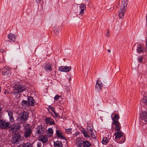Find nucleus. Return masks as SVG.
Here are the masks:
<instances>
[{"label":"nucleus","instance_id":"obj_47","mask_svg":"<svg viewBox=\"0 0 147 147\" xmlns=\"http://www.w3.org/2000/svg\"><path fill=\"white\" fill-rule=\"evenodd\" d=\"M41 1V0H36V1L37 3H39Z\"/></svg>","mask_w":147,"mask_h":147},{"label":"nucleus","instance_id":"obj_44","mask_svg":"<svg viewBox=\"0 0 147 147\" xmlns=\"http://www.w3.org/2000/svg\"><path fill=\"white\" fill-rule=\"evenodd\" d=\"M37 146L38 147H40L42 146V144L41 142H38L37 144Z\"/></svg>","mask_w":147,"mask_h":147},{"label":"nucleus","instance_id":"obj_11","mask_svg":"<svg viewBox=\"0 0 147 147\" xmlns=\"http://www.w3.org/2000/svg\"><path fill=\"white\" fill-rule=\"evenodd\" d=\"M113 124L115 126V130L116 131H121L120 130L121 126L120 123L117 120H115L113 121Z\"/></svg>","mask_w":147,"mask_h":147},{"label":"nucleus","instance_id":"obj_31","mask_svg":"<svg viewBox=\"0 0 147 147\" xmlns=\"http://www.w3.org/2000/svg\"><path fill=\"white\" fill-rule=\"evenodd\" d=\"M109 142V140L107 137H104L103 138L102 141V143L104 145H106Z\"/></svg>","mask_w":147,"mask_h":147},{"label":"nucleus","instance_id":"obj_5","mask_svg":"<svg viewBox=\"0 0 147 147\" xmlns=\"http://www.w3.org/2000/svg\"><path fill=\"white\" fill-rule=\"evenodd\" d=\"M13 124L12 125H11L10 124L9 126L10 127V130L11 132L16 133L20 129V124Z\"/></svg>","mask_w":147,"mask_h":147},{"label":"nucleus","instance_id":"obj_35","mask_svg":"<svg viewBox=\"0 0 147 147\" xmlns=\"http://www.w3.org/2000/svg\"><path fill=\"white\" fill-rule=\"evenodd\" d=\"M80 9H85L86 8V5L84 4H81L79 6Z\"/></svg>","mask_w":147,"mask_h":147},{"label":"nucleus","instance_id":"obj_33","mask_svg":"<svg viewBox=\"0 0 147 147\" xmlns=\"http://www.w3.org/2000/svg\"><path fill=\"white\" fill-rule=\"evenodd\" d=\"M82 141H78L77 142L76 144L78 147H81L83 144Z\"/></svg>","mask_w":147,"mask_h":147},{"label":"nucleus","instance_id":"obj_23","mask_svg":"<svg viewBox=\"0 0 147 147\" xmlns=\"http://www.w3.org/2000/svg\"><path fill=\"white\" fill-rule=\"evenodd\" d=\"M47 132V136L49 137H51L53 135V130L52 128H49L48 129Z\"/></svg>","mask_w":147,"mask_h":147},{"label":"nucleus","instance_id":"obj_43","mask_svg":"<svg viewBox=\"0 0 147 147\" xmlns=\"http://www.w3.org/2000/svg\"><path fill=\"white\" fill-rule=\"evenodd\" d=\"M143 59V57L142 56H141L140 57H138V60L139 62H142Z\"/></svg>","mask_w":147,"mask_h":147},{"label":"nucleus","instance_id":"obj_37","mask_svg":"<svg viewBox=\"0 0 147 147\" xmlns=\"http://www.w3.org/2000/svg\"><path fill=\"white\" fill-rule=\"evenodd\" d=\"M90 134L91 135L92 138L94 139L96 138V136L95 133H93L92 131V132H90Z\"/></svg>","mask_w":147,"mask_h":147},{"label":"nucleus","instance_id":"obj_41","mask_svg":"<svg viewBox=\"0 0 147 147\" xmlns=\"http://www.w3.org/2000/svg\"><path fill=\"white\" fill-rule=\"evenodd\" d=\"M110 35V32L109 30L107 29V33L105 34V36L107 37H109Z\"/></svg>","mask_w":147,"mask_h":147},{"label":"nucleus","instance_id":"obj_49","mask_svg":"<svg viewBox=\"0 0 147 147\" xmlns=\"http://www.w3.org/2000/svg\"><path fill=\"white\" fill-rule=\"evenodd\" d=\"M107 51H108L109 53H111V50H109V49H108V50H107Z\"/></svg>","mask_w":147,"mask_h":147},{"label":"nucleus","instance_id":"obj_16","mask_svg":"<svg viewBox=\"0 0 147 147\" xmlns=\"http://www.w3.org/2000/svg\"><path fill=\"white\" fill-rule=\"evenodd\" d=\"M45 120L46 124L51 125L55 124L54 121L50 117H46Z\"/></svg>","mask_w":147,"mask_h":147},{"label":"nucleus","instance_id":"obj_45","mask_svg":"<svg viewBox=\"0 0 147 147\" xmlns=\"http://www.w3.org/2000/svg\"><path fill=\"white\" fill-rule=\"evenodd\" d=\"M9 93V92H8V91L7 90H5L4 92V93L5 94H8Z\"/></svg>","mask_w":147,"mask_h":147},{"label":"nucleus","instance_id":"obj_10","mask_svg":"<svg viewBox=\"0 0 147 147\" xmlns=\"http://www.w3.org/2000/svg\"><path fill=\"white\" fill-rule=\"evenodd\" d=\"M71 68V66H62L59 67V70L60 71L68 72L70 71Z\"/></svg>","mask_w":147,"mask_h":147},{"label":"nucleus","instance_id":"obj_24","mask_svg":"<svg viewBox=\"0 0 147 147\" xmlns=\"http://www.w3.org/2000/svg\"><path fill=\"white\" fill-rule=\"evenodd\" d=\"M45 69L47 70L51 71L52 70V68L51 67V65L49 63L46 64L45 67Z\"/></svg>","mask_w":147,"mask_h":147},{"label":"nucleus","instance_id":"obj_21","mask_svg":"<svg viewBox=\"0 0 147 147\" xmlns=\"http://www.w3.org/2000/svg\"><path fill=\"white\" fill-rule=\"evenodd\" d=\"M39 140L45 143L48 141V138L46 136L43 135L39 138Z\"/></svg>","mask_w":147,"mask_h":147},{"label":"nucleus","instance_id":"obj_34","mask_svg":"<svg viewBox=\"0 0 147 147\" xmlns=\"http://www.w3.org/2000/svg\"><path fill=\"white\" fill-rule=\"evenodd\" d=\"M142 101L144 105H147V96H145L144 97L142 100Z\"/></svg>","mask_w":147,"mask_h":147},{"label":"nucleus","instance_id":"obj_7","mask_svg":"<svg viewBox=\"0 0 147 147\" xmlns=\"http://www.w3.org/2000/svg\"><path fill=\"white\" fill-rule=\"evenodd\" d=\"M140 121L144 123H147V113L146 111H142L140 114Z\"/></svg>","mask_w":147,"mask_h":147},{"label":"nucleus","instance_id":"obj_40","mask_svg":"<svg viewBox=\"0 0 147 147\" xmlns=\"http://www.w3.org/2000/svg\"><path fill=\"white\" fill-rule=\"evenodd\" d=\"M53 113L55 115L54 116V117L56 118L59 117V114L58 113H56L55 111V112H53Z\"/></svg>","mask_w":147,"mask_h":147},{"label":"nucleus","instance_id":"obj_15","mask_svg":"<svg viewBox=\"0 0 147 147\" xmlns=\"http://www.w3.org/2000/svg\"><path fill=\"white\" fill-rule=\"evenodd\" d=\"M75 12L77 16L80 18L84 13V10H76Z\"/></svg>","mask_w":147,"mask_h":147},{"label":"nucleus","instance_id":"obj_46","mask_svg":"<svg viewBox=\"0 0 147 147\" xmlns=\"http://www.w3.org/2000/svg\"><path fill=\"white\" fill-rule=\"evenodd\" d=\"M4 51V50L3 49H1L0 50V52L2 53H3Z\"/></svg>","mask_w":147,"mask_h":147},{"label":"nucleus","instance_id":"obj_8","mask_svg":"<svg viewBox=\"0 0 147 147\" xmlns=\"http://www.w3.org/2000/svg\"><path fill=\"white\" fill-rule=\"evenodd\" d=\"M10 123L2 120L0 121V127L3 129H6L9 127Z\"/></svg>","mask_w":147,"mask_h":147},{"label":"nucleus","instance_id":"obj_32","mask_svg":"<svg viewBox=\"0 0 147 147\" xmlns=\"http://www.w3.org/2000/svg\"><path fill=\"white\" fill-rule=\"evenodd\" d=\"M23 147H33V146L31 144L28 143L24 144L23 146Z\"/></svg>","mask_w":147,"mask_h":147},{"label":"nucleus","instance_id":"obj_48","mask_svg":"<svg viewBox=\"0 0 147 147\" xmlns=\"http://www.w3.org/2000/svg\"><path fill=\"white\" fill-rule=\"evenodd\" d=\"M66 89H67L69 92L70 91V89L69 88V87H66Z\"/></svg>","mask_w":147,"mask_h":147},{"label":"nucleus","instance_id":"obj_52","mask_svg":"<svg viewBox=\"0 0 147 147\" xmlns=\"http://www.w3.org/2000/svg\"><path fill=\"white\" fill-rule=\"evenodd\" d=\"M71 79V78H70V79H69V80H70V79Z\"/></svg>","mask_w":147,"mask_h":147},{"label":"nucleus","instance_id":"obj_9","mask_svg":"<svg viewBox=\"0 0 147 147\" xmlns=\"http://www.w3.org/2000/svg\"><path fill=\"white\" fill-rule=\"evenodd\" d=\"M32 130L30 128H26L24 132V136L27 138L30 136L32 133Z\"/></svg>","mask_w":147,"mask_h":147},{"label":"nucleus","instance_id":"obj_22","mask_svg":"<svg viewBox=\"0 0 147 147\" xmlns=\"http://www.w3.org/2000/svg\"><path fill=\"white\" fill-rule=\"evenodd\" d=\"M54 145L55 147H62V144L61 141H57L54 142Z\"/></svg>","mask_w":147,"mask_h":147},{"label":"nucleus","instance_id":"obj_3","mask_svg":"<svg viewBox=\"0 0 147 147\" xmlns=\"http://www.w3.org/2000/svg\"><path fill=\"white\" fill-rule=\"evenodd\" d=\"M23 139V137L19 133H16L13 135L11 141L13 144H19Z\"/></svg>","mask_w":147,"mask_h":147},{"label":"nucleus","instance_id":"obj_19","mask_svg":"<svg viewBox=\"0 0 147 147\" xmlns=\"http://www.w3.org/2000/svg\"><path fill=\"white\" fill-rule=\"evenodd\" d=\"M8 115L9 117L10 121L11 122H13L14 120L13 116V113L12 111L9 110L7 111Z\"/></svg>","mask_w":147,"mask_h":147},{"label":"nucleus","instance_id":"obj_25","mask_svg":"<svg viewBox=\"0 0 147 147\" xmlns=\"http://www.w3.org/2000/svg\"><path fill=\"white\" fill-rule=\"evenodd\" d=\"M56 134L57 136L58 137L62 139H64L65 137L64 136L62 135V133H61L60 132L59 130H56Z\"/></svg>","mask_w":147,"mask_h":147},{"label":"nucleus","instance_id":"obj_28","mask_svg":"<svg viewBox=\"0 0 147 147\" xmlns=\"http://www.w3.org/2000/svg\"><path fill=\"white\" fill-rule=\"evenodd\" d=\"M81 131L84 134L85 137L86 138L90 137L89 136L88 134V132L86 131L84 129H82Z\"/></svg>","mask_w":147,"mask_h":147},{"label":"nucleus","instance_id":"obj_29","mask_svg":"<svg viewBox=\"0 0 147 147\" xmlns=\"http://www.w3.org/2000/svg\"><path fill=\"white\" fill-rule=\"evenodd\" d=\"M82 142L83 143V146L84 147H89L91 146L90 144L87 141H83Z\"/></svg>","mask_w":147,"mask_h":147},{"label":"nucleus","instance_id":"obj_14","mask_svg":"<svg viewBox=\"0 0 147 147\" xmlns=\"http://www.w3.org/2000/svg\"><path fill=\"white\" fill-rule=\"evenodd\" d=\"M102 85L101 82H98V80L97 81L95 86V89L97 91L99 92L101 90Z\"/></svg>","mask_w":147,"mask_h":147},{"label":"nucleus","instance_id":"obj_39","mask_svg":"<svg viewBox=\"0 0 147 147\" xmlns=\"http://www.w3.org/2000/svg\"><path fill=\"white\" fill-rule=\"evenodd\" d=\"M61 96H59L58 95H56L54 98L55 100H57L59 98H61Z\"/></svg>","mask_w":147,"mask_h":147},{"label":"nucleus","instance_id":"obj_2","mask_svg":"<svg viewBox=\"0 0 147 147\" xmlns=\"http://www.w3.org/2000/svg\"><path fill=\"white\" fill-rule=\"evenodd\" d=\"M13 88L14 90L13 93L14 94L16 93L19 94L26 89L24 85L18 84H15Z\"/></svg>","mask_w":147,"mask_h":147},{"label":"nucleus","instance_id":"obj_4","mask_svg":"<svg viewBox=\"0 0 147 147\" xmlns=\"http://www.w3.org/2000/svg\"><path fill=\"white\" fill-rule=\"evenodd\" d=\"M114 136H115V140L117 142H119L120 143H122L124 142L125 140V137L123 139L122 138L121 141H118L123 136V133L121 131H117L115 132L114 134Z\"/></svg>","mask_w":147,"mask_h":147},{"label":"nucleus","instance_id":"obj_6","mask_svg":"<svg viewBox=\"0 0 147 147\" xmlns=\"http://www.w3.org/2000/svg\"><path fill=\"white\" fill-rule=\"evenodd\" d=\"M127 0H120L119 3V7L120 9H126L127 8Z\"/></svg>","mask_w":147,"mask_h":147},{"label":"nucleus","instance_id":"obj_38","mask_svg":"<svg viewBox=\"0 0 147 147\" xmlns=\"http://www.w3.org/2000/svg\"><path fill=\"white\" fill-rule=\"evenodd\" d=\"M66 131L68 134H70L72 132V129L71 128H69L66 130Z\"/></svg>","mask_w":147,"mask_h":147},{"label":"nucleus","instance_id":"obj_12","mask_svg":"<svg viewBox=\"0 0 147 147\" xmlns=\"http://www.w3.org/2000/svg\"><path fill=\"white\" fill-rule=\"evenodd\" d=\"M2 75L7 76L10 74L11 70L10 68L8 67H4L2 69Z\"/></svg>","mask_w":147,"mask_h":147},{"label":"nucleus","instance_id":"obj_17","mask_svg":"<svg viewBox=\"0 0 147 147\" xmlns=\"http://www.w3.org/2000/svg\"><path fill=\"white\" fill-rule=\"evenodd\" d=\"M28 101L30 106H33L34 105V103L35 101L33 97L30 96L28 97Z\"/></svg>","mask_w":147,"mask_h":147},{"label":"nucleus","instance_id":"obj_42","mask_svg":"<svg viewBox=\"0 0 147 147\" xmlns=\"http://www.w3.org/2000/svg\"><path fill=\"white\" fill-rule=\"evenodd\" d=\"M49 108L51 109V110L53 112H55V109L53 107L51 106H49Z\"/></svg>","mask_w":147,"mask_h":147},{"label":"nucleus","instance_id":"obj_51","mask_svg":"<svg viewBox=\"0 0 147 147\" xmlns=\"http://www.w3.org/2000/svg\"><path fill=\"white\" fill-rule=\"evenodd\" d=\"M31 69V67H29V69Z\"/></svg>","mask_w":147,"mask_h":147},{"label":"nucleus","instance_id":"obj_54","mask_svg":"<svg viewBox=\"0 0 147 147\" xmlns=\"http://www.w3.org/2000/svg\"><path fill=\"white\" fill-rule=\"evenodd\" d=\"M19 49H20V46H19Z\"/></svg>","mask_w":147,"mask_h":147},{"label":"nucleus","instance_id":"obj_30","mask_svg":"<svg viewBox=\"0 0 147 147\" xmlns=\"http://www.w3.org/2000/svg\"><path fill=\"white\" fill-rule=\"evenodd\" d=\"M119 116L117 114H115L113 117H112L113 121L115 120H117L119 118Z\"/></svg>","mask_w":147,"mask_h":147},{"label":"nucleus","instance_id":"obj_27","mask_svg":"<svg viewBox=\"0 0 147 147\" xmlns=\"http://www.w3.org/2000/svg\"><path fill=\"white\" fill-rule=\"evenodd\" d=\"M143 47H142L141 45H139L138 47L137 50L138 53H141L144 52V49Z\"/></svg>","mask_w":147,"mask_h":147},{"label":"nucleus","instance_id":"obj_20","mask_svg":"<svg viewBox=\"0 0 147 147\" xmlns=\"http://www.w3.org/2000/svg\"><path fill=\"white\" fill-rule=\"evenodd\" d=\"M21 105L22 107H26L30 106L28 101L23 100L21 103Z\"/></svg>","mask_w":147,"mask_h":147},{"label":"nucleus","instance_id":"obj_53","mask_svg":"<svg viewBox=\"0 0 147 147\" xmlns=\"http://www.w3.org/2000/svg\"><path fill=\"white\" fill-rule=\"evenodd\" d=\"M1 70L0 69V73L1 72Z\"/></svg>","mask_w":147,"mask_h":147},{"label":"nucleus","instance_id":"obj_18","mask_svg":"<svg viewBox=\"0 0 147 147\" xmlns=\"http://www.w3.org/2000/svg\"><path fill=\"white\" fill-rule=\"evenodd\" d=\"M125 12L126 10H119L118 11L119 18H123Z\"/></svg>","mask_w":147,"mask_h":147},{"label":"nucleus","instance_id":"obj_1","mask_svg":"<svg viewBox=\"0 0 147 147\" xmlns=\"http://www.w3.org/2000/svg\"><path fill=\"white\" fill-rule=\"evenodd\" d=\"M28 117V113L24 111L21 113L17 119V122L19 124L25 123Z\"/></svg>","mask_w":147,"mask_h":147},{"label":"nucleus","instance_id":"obj_36","mask_svg":"<svg viewBox=\"0 0 147 147\" xmlns=\"http://www.w3.org/2000/svg\"><path fill=\"white\" fill-rule=\"evenodd\" d=\"M92 128L91 127V126H87V129L88 131L90 133L93 131Z\"/></svg>","mask_w":147,"mask_h":147},{"label":"nucleus","instance_id":"obj_26","mask_svg":"<svg viewBox=\"0 0 147 147\" xmlns=\"http://www.w3.org/2000/svg\"><path fill=\"white\" fill-rule=\"evenodd\" d=\"M8 38L10 40L15 41L16 39L15 36L12 33L9 34L8 36Z\"/></svg>","mask_w":147,"mask_h":147},{"label":"nucleus","instance_id":"obj_50","mask_svg":"<svg viewBox=\"0 0 147 147\" xmlns=\"http://www.w3.org/2000/svg\"><path fill=\"white\" fill-rule=\"evenodd\" d=\"M1 106H0V113H1Z\"/></svg>","mask_w":147,"mask_h":147},{"label":"nucleus","instance_id":"obj_13","mask_svg":"<svg viewBox=\"0 0 147 147\" xmlns=\"http://www.w3.org/2000/svg\"><path fill=\"white\" fill-rule=\"evenodd\" d=\"M37 132L39 135H42L44 132L45 128L42 126H39L37 128Z\"/></svg>","mask_w":147,"mask_h":147}]
</instances>
